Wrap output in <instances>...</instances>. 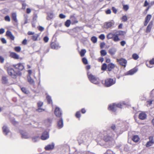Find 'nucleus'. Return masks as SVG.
<instances>
[{
  "instance_id": "obj_1",
  "label": "nucleus",
  "mask_w": 154,
  "mask_h": 154,
  "mask_svg": "<svg viewBox=\"0 0 154 154\" xmlns=\"http://www.w3.org/2000/svg\"><path fill=\"white\" fill-rule=\"evenodd\" d=\"M99 136L105 142L111 144L114 143V134L109 131L100 134Z\"/></svg>"
},
{
  "instance_id": "obj_2",
  "label": "nucleus",
  "mask_w": 154,
  "mask_h": 154,
  "mask_svg": "<svg viewBox=\"0 0 154 154\" xmlns=\"http://www.w3.org/2000/svg\"><path fill=\"white\" fill-rule=\"evenodd\" d=\"M7 71L9 75L11 76L13 78H16L17 75L19 76L21 75V73L19 71L16 72L14 70L10 67L7 68Z\"/></svg>"
},
{
  "instance_id": "obj_3",
  "label": "nucleus",
  "mask_w": 154,
  "mask_h": 154,
  "mask_svg": "<svg viewBox=\"0 0 154 154\" xmlns=\"http://www.w3.org/2000/svg\"><path fill=\"white\" fill-rule=\"evenodd\" d=\"M123 105H125V104L124 103L122 104L121 103L117 104L113 103L112 104H110L109 105L108 109L114 112L117 110V108H122Z\"/></svg>"
},
{
  "instance_id": "obj_4",
  "label": "nucleus",
  "mask_w": 154,
  "mask_h": 154,
  "mask_svg": "<svg viewBox=\"0 0 154 154\" xmlns=\"http://www.w3.org/2000/svg\"><path fill=\"white\" fill-rule=\"evenodd\" d=\"M87 75L89 80L92 83L97 84L99 83V79L93 75L89 72H87Z\"/></svg>"
},
{
  "instance_id": "obj_5",
  "label": "nucleus",
  "mask_w": 154,
  "mask_h": 154,
  "mask_svg": "<svg viewBox=\"0 0 154 154\" xmlns=\"http://www.w3.org/2000/svg\"><path fill=\"white\" fill-rule=\"evenodd\" d=\"M115 79H113L111 78H108L106 79L105 80V85L107 87H110L116 83Z\"/></svg>"
},
{
  "instance_id": "obj_6",
  "label": "nucleus",
  "mask_w": 154,
  "mask_h": 154,
  "mask_svg": "<svg viewBox=\"0 0 154 154\" xmlns=\"http://www.w3.org/2000/svg\"><path fill=\"white\" fill-rule=\"evenodd\" d=\"M115 22L114 20H112L110 21L106 22L103 25L104 27L106 29H108L111 27H113L115 25Z\"/></svg>"
},
{
  "instance_id": "obj_7",
  "label": "nucleus",
  "mask_w": 154,
  "mask_h": 154,
  "mask_svg": "<svg viewBox=\"0 0 154 154\" xmlns=\"http://www.w3.org/2000/svg\"><path fill=\"white\" fill-rule=\"evenodd\" d=\"M149 140L148 141L146 144L147 147L152 146L154 144V140L152 136H149L148 138Z\"/></svg>"
},
{
  "instance_id": "obj_8",
  "label": "nucleus",
  "mask_w": 154,
  "mask_h": 154,
  "mask_svg": "<svg viewBox=\"0 0 154 154\" xmlns=\"http://www.w3.org/2000/svg\"><path fill=\"white\" fill-rule=\"evenodd\" d=\"M117 61L122 66L125 67L127 63V60L123 58H121L120 59H117Z\"/></svg>"
},
{
  "instance_id": "obj_9",
  "label": "nucleus",
  "mask_w": 154,
  "mask_h": 154,
  "mask_svg": "<svg viewBox=\"0 0 154 154\" xmlns=\"http://www.w3.org/2000/svg\"><path fill=\"white\" fill-rule=\"evenodd\" d=\"M54 113L56 116L58 117H60L62 115V113L59 108L56 107Z\"/></svg>"
},
{
  "instance_id": "obj_10",
  "label": "nucleus",
  "mask_w": 154,
  "mask_h": 154,
  "mask_svg": "<svg viewBox=\"0 0 154 154\" xmlns=\"http://www.w3.org/2000/svg\"><path fill=\"white\" fill-rule=\"evenodd\" d=\"M63 126V121L62 118H60L57 122V127L58 129L62 128Z\"/></svg>"
},
{
  "instance_id": "obj_11",
  "label": "nucleus",
  "mask_w": 154,
  "mask_h": 154,
  "mask_svg": "<svg viewBox=\"0 0 154 154\" xmlns=\"http://www.w3.org/2000/svg\"><path fill=\"white\" fill-rule=\"evenodd\" d=\"M21 137L23 139H28L30 137L29 136L26 132L21 131L20 132Z\"/></svg>"
},
{
  "instance_id": "obj_12",
  "label": "nucleus",
  "mask_w": 154,
  "mask_h": 154,
  "mask_svg": "<svg viewBox=\"0 0 154 154\" xmlns=\"http://www.w3.org/2000/svg\"><path fill=\"white\" fill-rule=\"evenodd\" d=\"M13 66L15 68L18 69L20 70H22L24 68L23 66L22 63H19L17 64L14 65Z\"/></svg>"
},
{
  "instance_id": "obj_13",
  "label": "nucleus",
  "mask_w": 154,
  "mask_h": 154,
  "mask_svg": "<svg viewBox=\"0 0 154 154\" xmlns=\"http://www.w3.org/2000/svg\"><path fill=\"white\" fill-rule=\"evenodd\" d=\"M49 137V134L47 131H45L42 134L41 138L42 140H45L48 139Z\"/></svg>"
},
{
  "instance_id": "obj_14",
  "label": "nucleus",
  "mask_w": 154,
  "mask_h": 154,
  "mask_svg": "<svg viewBox=\"0 0 154 154\" xmlns=\"http://www.w3.org/2000/svg\"><path fill=\"white\" fill-rule=\"evenodd\" d=\"M54 143H52L51 144H49L46 146L45 147V149L47 150H50L54 149Z\"/></svg>"
},
{
  "instance_id": "obj_15",
  "label": "nucleus",
  "mask_w": 154,
  "mask_h": 154,
  "mask_svg": "<svg viewBox=\"0 0 154 154\" xmlns=\"http://www.w3.org/2000/svg\"><path fill=\"white\" fill-rule=\"evenodd\" d=\"M2 82L3 84H8V77L6 76H2Z\"/></svg>"
},
{
  "instance_id": "obj_16",
  "label": "nucleus",
  "mask_w": 154,
  "mask_h": 154,
  "mask_svg": "<svg viewBox=\"0 0 154 154\" xmlns=\"http://www.w3.org/2000/svg\"><path fill=\"white\" fill-rule=\"evenodd\" d=\"M6 35L7 36L9 37L11 40H14V37L10 31L9 30L7 31L6 32Z\"/></svg>"
},
{
  "instance_id": "obj_17",
  "label": "nucleus",
  "mask_w": 154,
  "mask_h": 154,
  "mask_svg": "<svg viewBox=\"0 0 154 154\" xmlns=\"http://www.w3.org/2000/svg\"><path fill=\"white\" fill-rule=\"evenodd\" d=\"M152 17V16L150 14H148L146 17L145 21L144 23V25L146 26L147 25L150 19Z\"/></svg>"
},
{
  "instance_id": "obj_18",
  "label": "nucleus",
  "mask_w": 154,
  "mask_h": 154,
  "mask_svg": "<svg viewBox=\"0 0 154 154\" xmlns=\"http://www.w3.org/2000/svg\"><path fill=\"white\" fill-rule=\"evenodd\" d=\"M137 71V69H136L134 68L127 72V73L125 74V75H132L136 72Z\"/></svg>"
},
{
  "instance_id": "obj_19",
  "label": "nucleus",
  "mask_w": 154,
  "mask_h": 154,
  "mask_svg": "<svg viewBox=\"0 0 154 154\" xmlns=\"http://www.w3.org/2000/svg\"><path fill=\"white\" fill-rule=\"evenodd\" d=\"M10 56L11 57L14 59H19V55L14 52H11Z\"/></svg>"
},
{
  "instance_id": "obj_20",
  "label": "nucleus",
  "mask_w": 154,
  "mask_h": 154,
  "mask_svg": "<svg viewBox=\"0 0 154 154\" xmlns=\"http://www.w3.org/2000/svg\"><path fill=\"white\" fill-rule=\"evenodd\" d=\"M146 117V113L143 112L140 113L139 115V118L141 120H144Z\"/></svg>"
},
{
  "instance_id": "obj_21",
  "label": "nucleus",
  "mask_w": 154,
  "mask_h": 154,
  "mask_svg": "<svg viewBox=\"0 0 154 154\" xmlns=\"http://www.w3.org/2000/svg\"><path fill=\"white\" fill-rule=\"evenodd\" d=\"M116 52V48H110L109 50V53L111 55H114Z\"/></svg>"
},
{
  "instance_id": "obj_22",
  "label": "nucleus",
  "mask_w": 154,
  "mask_h": 154,
  "mask_svg": "<svg viewBox=\"0 0 154 154\" xmlns=\"http://www.w3.org/2000/svg\"><path fill=\"white\" fill-rule=\"evenodd\" d=\"M2 129L4 134L5 135H7L8 133H10L8 128L6 126H4L3 127Z\"/></svg>"
},
{
  "instance_id": "obj_23",
  "label": "nucleus",
  "mask_w": 154,
  "mask_h": 154,
  "mask_svg": "<svg viewBox=\"0 0 154 154\" xmlns=\"http://www.w3.org/2000/svg\"><path fill=\"white\" fill-rule=\"evenodd\" d=\"M70 19L71 21L72 24H74L78 23V21L74 16H70Z\"/></svg>"
},
{
  "instance_id": "obj_24",
  "label": "nucleus",
  "mask_w": 154,
  "mask_h": 154,
  "mask_svg": "<svg viewBox=\"0 0 154 154\" xmlns=\"http://www.w3.org/2000/svg\"><path fill=\"white\" fill-rule=\"evenodd\" d=\"M125 34V31L119 30L116 31L115 32V34L117 35L119 37V36H122L124 35Z\"/></svg>"
},
{
  "instance_id": "obj_25",
  "label": "nucleus",
  "mask_w": 154,
  "mask_h": 154,
  "mask_svg": "<svg viewBox=\"0 0 154 154\" xmlns=\"http://www.w3.org/2000/svg\"><path fill=\"white\" fill-rule=\"evenodd\" d=\"M115 66V65L112 63H109L107 65V69L109 71H111Z\"/></svg>"
},
{
  "instance_id": "obj_26",
  "label": "nucleus",
  "mask_w": 154,
  "mask_h": 154,
  "mask_svg": "<svg viewBox=\"0 0 154 154\" xmlns=\"http://www.w3.org/2000/svg\"><path fill=\"white\" fill-rule=\"evenodd\" d=\"M27 80L28 82L29 83L30 85H34V82L33 80L31 78V76L30 75L27 76Z\"/></svg>"
},
{
  "instance_id": "obj_27",
  "label": "nucleus",
  "mask_w": 154,
  "mask_h": 154,
  "mask_svg": "<svg viewBox=\"0 0 154 154\" xmlns=\"http://www.w3.org/2000/svg\"><path fill=\"white\" fill-rule=\"evenodd\" d=\"M17 15L15 12L11 14V17L12 20L15 22H17Z\"/></svg>"
},
{
  "instance_id": "obj_28",
  "label": "nucleus",
  "mask_w": 154,
  "mask_h": 154,
  "mask_svg": "<svg viewBox=\"0 0 154 154\" xmlns=\"http://www.w3.org/2000/svg\"><path fill=\"white\" fill-rule=\"evenodd\" d=\"M115 34V33L113 32H110L107 35L106 37L108 39H113L114 36Z\"/></svg>"
},
{
  "instance_id": "obj_29",
  "label": "nucleus",
  "mask_w": 154,
  "mask_h": 154,
  "mask_svg": "<svg viewBox=\"0 0 154 154\" xmlns=\"http://www.w3.org/2000/svg\"><path fill=\"white\" fill-rule=\"evenodd\" d=\"M51 46L52 48L56 49H58L60 47L58 44L54 43H52L51 45Z\"/></svg>"
},
{
  "instance_id": "obj_30",
  "label": "nucleus",
  "mask_w": 154,
  "mask_h": 154,
  "mask_svg": "<svg viewBox=\"0 0 154 154\" xmlns=\"http://www.w3.org/2000/svg\"><path fill=\"white\" fill-rule=\"evenodd\" d=\"M146 65L147 67L149 68H152L153 67L152 65H154V58H153L149 61V65L147 63H146Z\"/></svg>"
},
{
  "instance_id": "obj_31",
  "label": "nucleus",
  "mask_w": 154,
  "mask_h": 154,
  "mask_svg": "<svg viewBox=\"0 0 154 154\" xmlns=\"http://www.w3.org/2000/svg\"><path fill=\"white\" fill-rule=\"evenodd\" d=\"M132 139L134 142L137 143L139 141L140 138L138 136L136 135L133 136Z\"/></svg>"
},
{
  "instance_id": "obj_32",
  "label": "nucleus",
  "mask_w": 154,
  "mask_h": 154,
  "mask_svg": "<svg viewBox=\"0 0 154 154\" xmlns=\"http://www.w3.org/2000/svg\"><path fill=\"white\" fill-rule=\"evenodd\" d=\"M152 23L151 22H150L149 23V24L148 25V26H147V29H146V32H150V31L152 27Z\"/></svg>"
},
{
  "instance_id": "obj_33",
  "label": "nucleus",
  "mask_w": 154,
  "mask_h": 154,
  "mask_svg": "<svg viewBox=\"0 0 154 154\" xmlns=\"http://www.w3.org/2000/svg\"><path fill=\"white\" fill-rule=\"evenodd\" d=\"M40 139V137L38 136H34L32 138L33 142H35L38 141Z\"/></svg>"
},
{
  "instance_id": "obj_34",
  "label": "nucleus",
  "mask_w": 154,
  "mask_h": 154,
  "mask_svg": "<svg viewBox=\"0 0 154 154\" xmlns=\"http://www.w3.org/2000/svg\"><path fill=\"white\" fill-rule=\"evenodd\" d=\"M31 37L32 39L34 41H35L37 40V39L39 36L38 34H36L33 35Z\"/></svg>"
},
{
  "instance_id": "obj_35",
  "label": "nucleus",
  "mask_w": 154,
  "mask_h": 154,
  "mask_svg": "<svg viewBox=\"0 0 154 154\" xmlns=\"http://www.w3.org/2000/svg\"><path fill=\"white\" fill-rule=\"evenodd\" d=\"M112 39L114 41L116 42H118L120 40V39L119 37L116 34H115Z\"/></svg>"
},
{
  "instance_id": "obj_36",
  "label": "nucleus",
  "mask_w": 154,
  "mask_h": 154,
  "mask_svg": "<svg viewBox=\"0 0 154 154\" xmlns=\"http://www.w3.org/2000/svg\"><path fill=\"white\" fill-rule=\"evenodd\" d=\"M51 122V119H48L47 120H45L44 121V123L47 126H50Z\"/></svg>"
},
{
  "instance_id": "obj_37",
  "label": "nucleus",
  "mask_w": 154,
  "mask_h": 154,
  "mask_svg": "<svg viewBox=\"0 0 154 154\" xmlns=\"http://www.w3.org/2000/svg\"><path fill=\"white\" fill-rule=\"evenodd\" d=\"M54 16L53 14L52 13H49L48 14V17L47 19V20H49L50 19H52L53 18Z\"/></svg>"
},
{
  "instance_id": "obj_38",
  "label": "nucleus",
  "mask_w": 154,
  "mask_h": 154,
  "mask_svg": "<svg viewBox=\"0 0 154 154\" xmlns=\"http://www.w3.org/2000/svg\"><path fill=\"white\" fill-rule=\"evenodd\" d=\"M46 98L47 99L48 103H52V100H51V97L48 95H47L46 97Z\"/></svg>"
},
{
  "instance_id": "obj_39",
  "label": "nucleus",
  "mask_w": 154,
  "mask_h": 154,
  "mask_svg": "<svg viewBox=\"0 0 154 154\" xmlns=\"http://www.w3.org/2000/svg\"><path fill=\"white\" fill-rule=\"evenodd\" d=\"M91 40L94 43H96L97 41V38L96 37L94 36L91 37Z\"/></svg>"
},
{
  "instance_id": "obj_40",
  "label": "nucleus",
  "mask_w": 154,
  "mask_h": 154,
  "mask_svg": "<svg viewBox=\"0 0 154 154\" xmlns=\"http://www.w3.org/2000/svg\"><path fill=\"white\" fill-rule=\"evenodd\" d=\"M85 137L84 136H82L81 137V136H79L78 138V140L80 141L81 142H82L85 140Z\"/></svg>"
},
{
  "instance_id": "obj_41",
  "label": "nucleus",
  "mask_w": 154,
  "mask_h": 154,
  "mask_svg": "<svg viewBox=\"0 0 154 154\" xmlns=\"http://www.w3.org/2000/svg\"><path fill=\"white\" fill-rule=\"evenodd\" d=\"M86 52V51L85 49H82L80 52V54L81 57H83L84 56Z\"/></svg>"
},
{
  "instance_id": "obj_42",
  "label": "nucleus",
  "mask_w": 154,
  "mask_h": 154,
  "mask_svg": "<svg viewBox=\"0 0 154 154\" xmlns=\"http://www.w3.org/2000/svg\"><path fill=\"white\" fill-rule=\"evenodd\" d=\"M71 24V21L70 20H67L65 23V25L66 26L68 27Z\"/></svg>"
},
{
  "instance_id": "obj_43",
  "label": "nucleus",
  "mask_w": 154,
  "mask_h": 154,
  "mask_svg": "<svg viewBox=\"0 0 154 154\" xmlns=\"http://www.w3.org/2000/svg\"><path fill=\"white\" fill-rule=\"evenodd\" d=\"M100 53L101 55L102 56H104L106 55L107 54V52L105 50H102L100 51Z\"/></svg>"
},
{
  "instance_id": "obj_44",
  "label": "nucleus",
  "mask_w": 154,
  "mask_h": 154,
  "mask_svg": "<svg viewBox=\"0 0 154 154\" xmlns=\"http://www.w3.org/2000/svg\"><path fill=\"white\" fill-rule=\"evenodd\" d=\"M107 68V66L106 63H104L102 66L101 69L103 70H105Z\"/></svg>"
},
{
  "instance_id": "obj_45",
  "label": "nucleus",
  "mask_w": 154,
  "mask_h": 154,
  "mask_svg": "<svg viewBox=\"0 0 154 154\" xmlns=\"http://www.w3.org/2000/svg\"><path fill=\"white\" fill-rule=\"evenodd\" d=\"M133 58L135 60H137L139 58V56L136 54H134L132 55Z\"/></svg>"
},
{
  "instance_id": "obj_46",
  "label": "nucleus",
  "mask_w": 154,
  "mask_h": 154,
  "mask_svg": "<svg viewBox=\"0 0 154 154\" xmlns=\"http://www.w3.org/2000/svg\"><path fill=\"white\" fill-rule=\"evenodd\" d=\"M121 19L123 22L126 21L128 20L127 16L126 15L123 16L122 17Z\"/></svg>"
},
{
  "instance_id": "obj_47",
  "label": "nucleus",
  "mask_w": 154,
  "mask_h": 154,
  "mask_svg": "<svg viewBox=\"0 0 154 154\" xmlns=\"http://www.w3.org/2000/svg\"><path fill=\"white\" fill-rule=\"evenodd\" d=\"M21 90L25 94H27L28 93V91L26 90V89L24 87L21 88Z\"/></svg>"
},
{
  "instance_id": "obj_48",
  "label": "nucleus",
  "mask_w": 154,
  "mask_h": 154,
  "mask_svg": "<svg viewBox=\"0 0 154 154\" xmlns=\"http://www.w3.org/2000/svg\"><path fill=\"white\" fill-rule=\"evenodd\" d=\"M21 49V48L20 46L16 47L14 48L15 50L17 52H19L20 51Z\"/></svg>"
},
{
  "instance_id": "obj_49",
  "label": "nucleus",
  "mask_w": 154,
  "mask_h": 154,
  "mask_svg": "<svg viewBox=\"0 0 154 154\" xmlns=\"http://www.w3.org/2000/svg\"><path fill=\"white\" fill-rule=\"evenodd\" d=\"M5 19L7 21L10 22L11 20L10 18L8 15L6 16L5 17Z\"/></svg>"
},
{
  "instance_id": "obj_50",
  "label": "nucleus",
  "mask_w": 154,
  "mask_h": 154,
  "mask_svg": "<svg viewBox=\"0 0 154 154\" xmlns=\"http://www.w3.org/2000/svg\"><path fill=\"white\" fill-rule=\"evenodd\" d=\"M82 62L85 64H88V60H87L85 58H82Z\"/></svg>"
},
{
  "instance_id": "obj_51",
  "label": "nucleus",
  "mask_w": 154,
  "mask_h": 154,
  "mask_svg": "<svg viewBox=\"0 0 154 154\" xmlns=\"http://www.w3.org/2000/svg\"><path fill=\"white\" fill-rule=\"evenodd\" d=\"M49 38L48 36H45L43 40L45 42H47L49 40Z\"/></svg>"
},
{
  "instance_id": "obj_52",
  "label": "nucleus",
  "mask_w": 154,
  "mask_h": 154,
  "mask_svg": "<svg viewBox=\"0 0 154 154\" xmlns=\"http://www.w3.org/2000/svg\"><path fill=\"white\" fill-rule=\"evenodd\" d=\"M113 12L115 14H116L117 10V9L114 7H112V8Z\"/></svg>"
},
{
  "instance_id": "obj_53",
  "label": "nucleus",
  "mask_w": 154,
  "mask_h": 154,
  "mask_svg": "<svg viewBox=\"0 0 154 154\" xmlns=\"http://www.w3.org/2000/svg\"><path fill=\"white\" fill-rule=\"evenodd\" d=\"M152 103V100L148 101L147 102V106H149L151 105Z\"/></svg>"
},
{
  "instance_id": "obj_54",
  "label": "nucleus",
  "mask_w": 154,
  "mask_h": 154,
  "mask_svg": "<svg viewBox=\"0 0 154 154\" xmlns=\"http://www.w3.org/2000/svg\"><path fill=\"white\" fill-rule=\"evenodd\" d=\"M105 12L107 14H110L111 13V11L110 9H108L105 11Z\"/></svg>"
},
{
  "instance_id": "obj_55",
  "label": "nucleus",
  "mask_w": 154,
  "mask_h": 154,
  "mask_svg": "<svg viewBox=\"0 0 154 154\" xmlns=\"http://www.w3.org/2000/svg\"><path fill=\"white\" fill-rule=\"evenodd\" d=\"M99 37L100 39L102 40H103L105 39V35L103 34H101L99 36Z\"/></svg>"
},
{
  "instance_id": "obj_56",
  "label": "nucleus",
  "mask_w": 154,
  "mask_h": 154,
  "mask_svg": "<svg viewBox=\"0 0 154 154\" xmlns=\"http://www.w3.org/2000/svg\"><path fill=\"white\" fill-rule=\"evenodd\" d=\"M75 116L77 118H79L81 116V115L79 112H77L76 113Z\"/></svg>"
},
{
  "instance_id": "obj_57",
  "label": "nucleus",
  "mask_w": 154,
  "mask_h": 154,
  "mask_svg": "<svg viewBox=\"0 0 154 154\" xmlns=\"http://www.w3.org/2000/svg\"><path fill=\"white\" fill-rule=\"evenodd\" d=\"M38 106V108H40L41 106L43 105V103L39 101L37 103Z\"/></svg>"
},
{
  "instance_id": "obj_58",
  "label": "nucleus",
  "mask_w": 154,
  "mask_h": 154,
  "mask_svg": "<svg viewBox=\"0 0 154 154\" xmlns=\"http://www.w3.org/2000/svg\"><path fill=\"white\" fill-rule=\"evenodd\" d=\"M111 128L114 131H116V128L115 125H112L111 127Z\"/></svg>"
},
{
  "instance_id": "obj_59",
  "label": "nucleus",
  "mask_w": 154,
  "mask_h": 154,
  "mask_svg": "<svg viewBox=\"0 0 154 154\" xmlns=\"http://www.w3.org/2000/svg\"><path fill=\"white\" fill-rule=\"evenodd\" d=\"M126 44V42L125 41H122L120 42V44L122 46H124Z\"/></svg>"
},
{
  "instance_id": "obj_60",
  "label": "nucleus",
  "mask_w": 154,
  "mask_h": 154,
  "mask_svg": "<svg viewBox=\"0 0 154 154\" xmlns=\"http://www.w3.org/2000/svg\"><path fill=\"white\" fill-rule=\"evenodd\" d=\"M59 17L60 18L63 19L65 18L66 16L62 14H61L59 15Z\"/></svg>"
},
{
  "instance_id": "obj_61",
  "label": "nucleus",
  "mask_w": 154,
  "mask_h": 154,
  "mask_svg": "<svg viewBox=\"0 0 154 154\" xmlns=\"http://www.w3.org/2000/svg\"><path fill=\"white\" fill-rule=\"evenodd\" d=\"M129 8L128 6L127 5H124L123 6V9L126 11H127Z\"/></svg>"
},
{
  "instance_id": "obj_62",
  "label": "nucleus",
  "mask_w": 154,
  "mask_h": 154,
  "mask_svg": "<svg viewBox=\"0 0 154 154\" xmlns=\"http://www.w3.org/2000/svg\"><path fill=\"white\" fill-rule=\"evenodd\" d=\"M5 32V29L3 28L0 29V34L3 33Z\"/></svg>"
},
{
  "instance_id": "obj_63",
  "label": "nucleus",
  "mask_w": 154,
  "mask_h": 154,
  "mask_svg": "<svg viewBox=\"0 0 154 154\" xmlns=\"http://www.w3.org/2000/svg\"><path fill=\"white\" fill-rule=\"evenodd\" d=\"M37 110L39 112H41L44 111L45 109H41L40 108H38V109H37Z\"/></svg>"
},
{
  "instance_id": "obj_64",
  "label": "nucleus",
  "mask_w": 154,
  "mask_h": 154,
  "mask_svg": "<svg viewBox=\"0 0 154 154\" xmlns=\"http://www.w3.org/2000/svg\"><path fill=\"white\" fill-rule=\"evenodd\" d=\"M2 42L4 44H5L7 43V41L4 38H2L1 39Z\"/></svg>"
}]
</instances>
